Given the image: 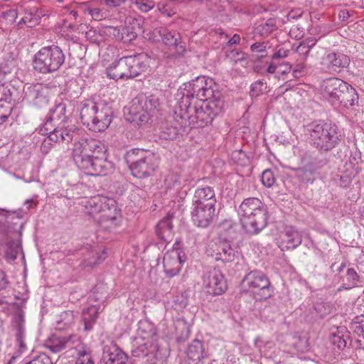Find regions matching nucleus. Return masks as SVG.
Listing matches in <instances>:
<instances>
[{
    "label": "nucleus",
    "instance_id": "c85d7f7f",
    "mask_svg": "<svg viewBox=\"0 0 364 364\" xmlns=\"http://www.w3.org/2000/svg\"><path fill=\"white\" fill-rule=\"evenodd\" d=\"M100 294V296L95 298V301L97 304H92V309H95V314H92V323L97 317V314L102 312L105 307V301L107 296V287L103 282L97 284L95 287H92V294Z\"/></svg>",
    "mask_w": 364,
    "mask_h": 364
},
{
    "label": "nucleus",
    "instance_id": "cd10ccee",
    "mask_svg": "<svg viewBox=\"0 0 364 364\" xmlns=\"http://www.w3.org/2000/svg\"><path fill=\"white\" fill-rule=\"evenodd\" d=\"M210 204L216 205V198L215 191L213 188L205 186L198 188L195 191V193L192 200V204Z\"/></svg>",
    "mask_w": 364,
    "mask_h": 364
},
{
    "label": "nucleus",
    "instance_id": "39448f33",
    "mask_svg": "<svg viewBox=\"0 0 364 364\" xmlns=\"http://www.w3.org/2000/svg\"><path fill=\"white\" fill-rule=\"evenodd\" d=\"M306 129L313 146L320 151L332 150L341 140L337 126L331 122L316 120L308 124Z\"/></svg>",
    "mask_w": 364,
    "mask_h": 364
},
{
    "label": "nucleus",
    "instance_id": "e433bc0d",
    "mask_svg": "<svg viewBox=\"0 0 364 364\" xmlns=\"http://www.w3.org/2000/svg\"><path fill=\"white\" fill-rule=\"evenodd\" d=\"M341 279L343 280L342 287H344L346 289H350L357 286L360 282V277L353 267H348L346 274Z\"/></svg>",
    "mask_w": 364,
    "mask_h": 364
},
{
    "label": "nucleus",
    "instance_id": "393cba45",
    "mask_svg": "<svg viewBox=\"0 0 364 364\" xmlns=\"http://www.w3.org/2000/svg\"><path fill=\"white\" fill-rule=\"evenodd\" d=\"M102 360L106 364H122L128 360L127 355L116 346H105L103 349Z\"/></svg>",
    "mask_w": 364,
    "mask_h": 364
},
{
    "label": "nucleus",
    "instance_id": "774afa93",
    "mask_svg": "<svg viewBox=\"0 0 364 364\" xmlns=\"http://www.w3.org/2000/svg\"><path fill=\"white\" fill-rule=\"evenodd\" d=\"M289 50L284 48L279 49L277 52L269 57L272 60H277L281 58H284L289 55Z\"/></svg>",
    "mask_w": 364,
    "mask_h": 364
},
{
    "label": "nucleus",
    "instance_id": "e2e57ef3",
    "mask_svg": "<svg viewBox=\"0 0 364 364\" xmlns=\"http://www.w3.org/2000/svg\"><path fill=\"white\" fill-rule=\"evenodd\" d=\"M82 323L85 331L91 329V314H90V307L85 308L82 311Z\"/></svg>",
    "mask_w": 364,
    "mask_h": 364
},
{
    "label": "nucleus",
    "instance_id": "2eb2a0df",
    "mask_svg": "<svg viewBox=\"0 0 364 364\" xmlns=\"http://www.w3.org/2000/svg\"><path fill=\"white\" fill-rule=\"evenodd\" d=\"M48 90L42 83L26 84L21 95L22 100H25L33 106L42 108L49 102Z\"/></svg>",
    "mask_w": 364,
    "mask_h": 364
},
{
    "label": "nucleus",
    "instance_id": "a878e982",
    "mask_svg": "<svg viewBox=\"0 0 364 364\" xmlns=\"http://www.w3.org/2000/svg\"><path fill=\"white\" fill-rule=\"evenodd\" d=\"M139 340L159 342L158 335L154 325L147 321H140L138 323L136 336Z\"/></svg>",
    "mask_w": 364,
    "mask_h": 364
},
{
    "label": "nucleus",
    "instance_id": "aec40b11",
    "mask_svg": "<svg viewBox=\"0 0 364 364\" xmlns=\"http://www.w3.org/2000/svg\"><path fill=\"white\" fill-rule=\"evenodd\" d=\"M95 116L92 117V131L103 132L111 123L112 112L109 106L102 103L95 102L92 106Z\"/></svg>",
    "mask_w": 364,
    "mask_h": 364
},
{
    "label": "nucleus",
    "instance_id": "f8f14e48",
    "mask_svg": "<svg viewBox=\"0 0 364 364\" xmlns=\"http://www.w3.org/2000/svg\"><path fill=\"white\" fill-rule=\"evenodd\" d=\"M186 259V252L181 248V242L176 240L172 249L167 251L163 258V267L166 275L169 278L177 275Z\"/></svg>",
    "mask_w": 364,
    "mask_h": 364
},
{
    "label": "nucleus",
    "instance_id": "4468645a",
    "mask_svg": "<svg viewBox=\"0 0 364 364\" xmlns=\"http://www.w3.org/2000/svg\"><path fill=\"white\" fill-rule=\"evenodd\" d=\"M25 323V313L21 308L18 307L11 318V326L12 331L15 332L16 341L18 348L7 364H11L16 358L19 357L23 352L26 350L27 348L24 343L26 336Z\"/></svg>",
    "mask_w": 364,
    "mask_h": 364
},
{
    "label": "nucleus",
    "instance_id": "0e129e2a",
    "mask_svg": "<svg viewBox=\"0 0 364 364\" xmlns=\"http://www.w3.org/2000/svg\"><path fill=\"white\" fill-rule=\"evenodd\" d=\"M359 318L360 316H358L355 318V320L351 324L350 328L353 330V333H355L358 336L364 338V330L362 329V323Z\"/></svg>",
    "mask_w": 364,
    "mask_h": 364
},
{
    "label": "nucleus",
    "instance_id": "49530a36",
    "mask_svg": "<svg viewBox=\"0 0 364 364\" xmlns=\"http://www.w3.org/2000/svg\"><path fill=\"white\" fill-rule=\"evenodd\" d=\"M113 30L117 31V39L118 40H124V41H131L134 40L137 34L136 32L133 31L132 27L125 26L123 27L122 30L119 28L114 27Z\"/></svg>",
    "mask_w": 364,
    "mask_h": 364
},
{
    "label": "nucleus",
    "instance_id": "412c9836",
    "mask_svg": "<svg viewBox=\"0 0 364 364\" xmlns=\"http://www.w3.org/2000/svg\"><path fill=\"white\" fill-rule=\"evenodd\" d=\"M16 91L11 85H0V124L5 122L11 115L14 102V92Z\"/></svg>",
    "mask_w": 364,
    "mask_h": 364
},
{
    "label": "nucleus",
    "instance_id": "a18cd8bd",
    "mask_svg": "<svg viewBox=\"0 0 364 364\" xmlns=\"http://www.w3.org/2000/svg\"><path fill=\"white\" fill-rule=\"evenodd\" d=\"M277 21L275 18H270L265 23L259 24L257 27V32L261 36H268L277 29Z\"/></svg>",
    "mask_w": 364,
    "mask_h": 364
},
{
    "label": "nucleus",
    "instance_id": "f257e3e1",
    "mask_svg": "<svg viewBox=\"0 0 364 364\" xmlns=\"http://www.w3.org/2000/svg\"><path fill=\"white\" fill-rule=\"evenodd\" d=\"M224 107V100L220 92H216L215 98L207 100H195L187 108L178 105L177 116L187 122L188 127L203 128L210 124L213 119L220 114Z\"/></svg>",
    "mask_w": 364,
    "mask_h": 364
},
{
    "label": "nucleus",
    "instance_id": "69168bd1",
    "mask_svg": "<svg viewBox=\"0 0 364 364\" xmlns=\"http://www.w3.org/2000/svg\"><path fill=\"white\" fill-rule=\"evenodd\" d=\"M102 150H104L105 154H107L106 146L100 141L92 140V154L94 156H99Z\"/></svg>",
    "mask_w": 364,
    "mask_h": 364
},
{
    "label": "nucleus",
    "instance_id": "ddd939ff",
    "mask_svg": "<svg viewBox=\"0 0 364 364\" xmlns=\"http://www.w3.org/2000/svg\"><path fill=\"white\" fill-rule=\"evenodd\" d=\"M206 252L215 261L225 264L233 262L238 256V252L232 247L231 242L221 238L210 242Z\"/></svg>",
    "mask_w": 364,
    "mask_h": 364
},
{
    "label": "nucleus",
    "instance_id": "423d86ee",
    "mask_svg": "<svg viewBox=\"0 0 364 364\" xmlns=\"http://www.w3.org/2000/svg\"><path fill=\"white\" fill-rule=\"evenodd\" d=\"M133 176L146 178L153 175L159 166L158 156L148 149H132L125 154Z\"/></svg>",
    "mask_w": 364,
    "mask_h": 364
},
{
    "label": "nucleus",
    "instance_id": "8fccbe9b",
    "mask_svg": "<svg viewBox=\"0 0 364 364\" xmlns=\"http://www.w3.org/2000/svg\"><path fill=\"white\" fill-rule=\"evenodd\" d=\"M157 8L161 14L167 17H171L176 14V8L173 6L172 2L170 1L159 2Z\"/></svg>",
    "mask_w": 364,
    "mask_h": 364
},
{
    "label": "nucleus",
    "instance_id": "4c0bfd02",
    "mask_svg": "<svg viewBox=\"0 0 364 364\" xmlns=\"http://www.w3.org/2000/svg\"><path fill=\"white\" fill-rule=\"evenodd\" d=\"M333 306L329 302H317L314 306V312L315 315L314 318L321 319L331 314Z\"/></svg>",
    "mask_w": 364,
    "mask_h": 364
},
{
    "label": "nucleus",
    "instance_id": "7ed1b4c3",
    "mask_svg": "<svg viewBox=\"0 0 364 364\" xmlns=\"http://www.w3.org/2000/svg\"><path fill=\"white\" fill-rule=\"evenodd\" d=\"M216 84L210 77L198 76L188 82H186L178 90L175 95L177 105L187 108L195 100H207L215 98Z\"/></svg>",
    "mask_w": 364,
    "mask_h": 364
},
{
    "label": "nucleus",
    "instance_id": "9b49d317",
    "mask_svg": "<svg viewBox=\"0 0 364 364\" xmlns=\"http://www.w3.org/2000/svg\"><path fill=\"white\" fill-rule=\"evenodd\" d=\"M132 355L136 358L149 357L150 360H164L169 355L167 346H162L159 342H150L134 338L132 343Z\"/></svg>",
    "mask_w": 364,
    "mask_h": 364
},
{
    "label": "nucleus",
    "instance_id": "ea45409f",
    "mask_svg": "<svg viewBox=\"0 0 364 364\" xmlns=\"http://www.w3.org/2000/svg\"><path fill=\"white\" fill-rule=\"evenodd\" d=\"M77 357L76 364H91V350L90 347L85 344H80L76 347Z\"/></svg>",
    "mask_w": 364,
    "mask_h": 364
},
{
    "label": "nucleus",
    "instance_id": "4be33fe9",
    "mask_svg": "<svg viewBox=\"0 0 364 364\" xmlns=\"http://www.w3.org/2000/svg\"><path fill=\"white\" fill-rule=\"evenodd\" d=\"M301 241L302 237L299 232L292 226L287 227L281 235L279 247L282 251L293 250L299 247Z\"/></svg>",
    "mask_w": 364,
    "mask_h": 364
},
{
    "label": "nucleus",
    "instance_id": "864d4df0",
    "mask_svg": "<svg viewBox=\"0 0 364 364\" xmlns=\"http://www.w3.org/2000/svg\"><path fill=\"white\" fill-rule=\"evenodd\" d=\"M314 173V169H312V165H306L296 170V176L304 182H308L311 180V176Z\"/></svg>",
    "mask_w": 364,
    "mask_h": 364
},
{
    "label": "nucleus",
    "instance_id": "c756f323",
    "mask_svg": "<svg viewBox=\"0 0 364 364\" xmlns=\"http://www.w3.org/2000/svg\"><path fill=\"white\" fill-rule=\"evenodd\" d=\"M106 73L107 77L115 80L119 79L129 80L124 57L121 58L107 68Z\"/></svg>",
    "mask_w": 364,
    "mask_h": 364
},
{
    "label": "nucleus",
    "instance_id": "3c124183",
    "mask_svg": "<svg viewBox=\"0 0 364 364\" xmlns=\"http://www.w3.org/2000/svg\"><path fill=\"white\" fill-rule=\"evenodd\" d=\"M267 84L263 80H259L252 84L250 95L252 97H257L267 92Z\"/></svg>",
    "mask_w": 364,
    "mask_h": 364
},
{
    "label": "nucleus",
    "instance_id": "603ef678",
    "mask_svg": "<svg viewBox=\"0 0 364 364\" xmlns=\"http://www.w3.org/2000/svg\"><path fill=\"white\" fill-rule=\"evenodd\" d=\"M267 42H257L251 46L250 49L253 53H261L260 55L255 56V59L258 61H261L262 58L268 57L267 53Z\"/></svg>",
    "mask_w": 364,
    "mask_h": 364
},
{
    "label": "nucleus",
    "instance_id": "c9c22d12",
    "mask_svg": "<svg viewBox=\"0 0 364 364\" xmlns=\"http://www.w3.org/2000/svg\"><path fill=\"white\" fill-rule=\"evenodd\" d=\"M16 67L14 58H4L0 62V82L10 77Z\"/></svg>",
    "mask_w": 364,
    "mask_h": 364
},
{
    "label": "nucleus",
    "instance_id": "58836bf2",
    "mask_svg": "<svg viewBox=\"0 0 364 364\" xmlns=\"http://www.w3.org/2000/svg\"><path fill=\"white\" fill-rule=\"evenodd\" d=\"M11 214H16L17 218H22L23 213L22 210L14 211L0 208V234L5 235L8 232L9 225L6 218Z\"/></svg>",
    "mask_w": 364,
    "mask_h": 364
},
{
    "label": "nucleus",
    "instance_id": "2f4dec72",
    "mask_svg": "<svg viewBox=\"0 0 364 364\" xmlns=\"http://www.w3.org/2000/svg\"><path fill=\"white\" fill-rule=\"evenodd\" d=\"M188 359L193 362H199L201 359L207 356L204 343L201 341L195 339L188 345L186 350Z\"/></svg>",
    "mask_w": 364,
    "mask_h": 364
},
{
    "label": "nucleus",
    "instance_id": "7c9ffc66",
    "mask_svg": "<svg viewBox=\"0 0 364 364\" xmlns=\"http://www.w3.org/2000/svg\"><path fill=\"white\" fill-rule=\"evenodd\" d=\"M156 234L162 241L168 242L173 237L171 218L168 216L160 220L156 226Z\"/></svg>",
    "mask_w": 364,
    "mask_h": 364
},
{
    "label": "nucleus",
    "instance_id": "1a4fd4ad",
    "mask_svg": "<svg viewBox=\"0 0 364 364\" xmlns=\"http://www.w3.org/2000/svg\"><path fill=\"white\" fill-rule=\"evenodd\" d=\"M246 291L250 292L257 301L266 300L274 293V287L267 274L261 270L254 269L247 273L242 281Z\"/></svg>",
    "mask_w": 364,
    "mask_h": 364
},
{
    "label": "nucleus",
    "instance_id": "de8ad7c7",
    "mask_svg": "<svg viewBox=\"0 0 364 364\" xmlns=\"http://www.w3.org/2000/svg\"><path fill=\"white\" fill-rule=\"evenodd\" d=\"M181 40L180 33L176 31L164 30L162 33L163 42L168 46H173L178 43V41Z\"/></svg>",
    "mask_w": 364,
    "mask_h": 364
},
{
    "label": "nucleus",
    "instance_id": "37998d69",
    "mask_svg": "<svg viewBox=\"0 0 364 364\" xmlns=\"http://www.w3.org/2000/svg\"><path fill=\"white\" fill-rule=\"evenodd\" d=\"M96 47L99 50L100 61L97 63H100L102 66H106L113 59V52L112 49H109L107 46H103L100 48V45L96 43Z\"/></svg>",
    "mask_w": 364,
    "mask_h": 364
},
{
    "label": "nucleus",
    "instance_id": "473e14b6",
    "mask_svg": "<svg viewBox=\"0 0 364 364\" xmlns=\"http://www.w3.org/2000/svg\"><path fill=\"white\" fill-rule=\"evenodd\" d=\"M44 16V11L41 9L30 8L26 10L25 16L21 18L18 25L23 23L28 28H33L40 23L41 18Z\"/></svg>",
    "mask_w": 364,
    "mask_h": 364
},
{
    "label": "nucleus",
    "instance_id": "dca6fc26",
    "mask_svg": "<svg viewBox=\"0 0 364 364\" xmlns=\"http://www.w3.org/2000/svg\"><path fill=\"white\" fill-rule=\"evenodd\" d=\"M73 159L77 167L86 175H91V144L89 139L81 138L75 144Z\"/></svg>",
    "mask_w": 364,
    "mask_h": 364
},
{
    "label": "nucleus",
    "instance_id": "a211bd4d",
    "mask_svg": "<svg viewBox=\"0 0 364 364\" xmlns=\"http://www.w3.org/2000/svg\"><path fill=\"white\" fill-rule=\"evenodd\" d=\"M203 284L208 294L215 296L224 294L228 289L224 275L218 269L210 270L204 274Z\"/></svg>",
    "mask_w": 364,
    "mask_h": 364
},
{
    "label": "nucleus",
    "instance_id": "09e8293b",
    "mask_svg": "<svg viewBox=\"0 0 364 364\" xmlns=\"http://www.w3.org/2000/svg\"><path fill=\"white\" fill-rule=\"evenodd\" d=\"M80 117L81 122L88 130H91L90 127L91 122V111L87 101L85 102L80 109Z\"/></svg>",
    "mask_w": 364,
    "mask_h": 364
},
{
    "label": "nucleus",
    "instance_id": "338daca9",
    "mask_svg": "<svg viewBox=\"0 0 364 364\" xmlns=\"http://www.w3.org/2000/svg\"><path fill=\"white\" fill-rule=\"evenodd\" d=\"M307 73V68L305 64L299 63L296 65L293 69V76L299 78Z\"/></svg>",
    "mask_w": 364,
    "mask_h": 364
},
{
    "label": "nucleus",
    "instance_id": "c03bdc74",
    "mask_svg": "<svg viewBox=\"0 0 364 364\" xmlns=\"http://www.w3.org/2000/svg\"><path fill=\"white\" fill-rule=\"evenodd\" d=\"M20 250L21 247L16 241L8 242L5 250V258L9 262L14 261L17 258Z\"/></svg>",
    "mask_w": 364,
    "mask_h": 364
},
{
    "label": "nucleus",
    "instance_id": "20e7f679",
    "mask_svg": "<svg viewBox=\"0 0 364 364\" xmlns=\"http://www.w3.org/2000/svg\"><path fill=\"white\" fill-rule=\"evenodd\" d=\"M321 94L333 106L349 108L358 102L355 88L338 77L323 80L320 86Z\"/></svg>",
    "mask_w": 364,
    "mask_h": 364
},
{
    "label": "nucleus",
    "instance_id": "b1692460",
    "mask_svg": "<svg viewBox=\"0 0 364 364\" xmlns=\"http://www.w3.org/2000/svg\"><path fill=\"white\" fill-rule=\"evenodd\" d=\"M124 58L129 79H133L146 71V64L141 60L139 55L125 56Z\"/></svg>",
    "mask_w": 364,
    "mask_h": 364
},
{
    "label": "nucleus",
    "instance_id": "f3484780",
    "mask_svg": "<svg viewBox=\"0 0 364 364\" xmlns=\"http://www.w3.org/2000/svg\"><path fill=\"white\" fill-rule=\"evenodd\" d=\"M191 220L198 228H205L210 225L217 216L215 206L210 204H192Z\"/></svg>",
    "mask_w": 364,
    "mask_h": 364
},
{
    "label": "nucleus",
    "instance_id": "f704fd0d",
    "mask_svg": "<svg viewBox=\"0 0 364 364\" xmlns=\"http://www.w3.org/2000/svg\"><path fill=\"white\" fill-rule=\"evenodd\" d=\"M103 204H105L112 211L115 209V200L111 197H108L99 193L92 196V212L101 213Z\"/></svg>",
    "mask_w": 364,
    "mask_h": 364
},
{
    "label": "nucleus",
    "instance_id": "bf43d9fd",
    "mask_svg": "<svg viewBox=\"0 0 364 364\" xmlns=\"http://www.w3.org/2000/svg\"><path fill=\"white\" fill-rule=\"evenodd\" d=\"M53 120H52L51 118H49L48 116H46V122L39 128V134L43 136L50 135L52 131L55 128L54 125L53 124Z\"/></svg>",
    "mask_w": 364,
    "mask_h": 364
},
{
    "label": "nucleus",
    "instance_id": "4d7b16f0",
    "mask_svg": "<svg viewBox=\"0 0 364 364\" xmlns=\"http://www.w3.org/2000/svg\"><path fill=\"white\" fill-rule=\"evenodd\" d=\"M75 338V335L70 334L65 336H58V338L53 339L51 342L55 345L64 346L65 348H66L69 347V344H73L74 343Z\"/></svg>",
    "mask_w": 364,
    "mask_h": 364
},
{
    "label": "nucleus",
    "instance_id": "13d9d810",
    "mask_svg": "<svg viewBox=\"0 0 364 364\" xmlns=\"http://www.w3.org/2000/svg\"><path fill=\"white\" fill-rule=\"evenodd\" d=\"M232 160L240 166H245L248 161L246 154L242 150H235L231 154Z\"/></svg>",
    "mask_w": 364,
    "mask_h": 364
},
{
    "label": "nucleus",
    "instance_id": "680f3d73",
    "mask_svg": "<svg viewBox=\"0 0 364 364\" xmlns=\"http://www.w3.org/2000/svg\"><path fill=\"white\" fill-rule=\"evenodd\" d=\"M25 364H53V362L47 354L41 353Z\"/></svg>",
    "mask_w": 364,
    "mask_h": 364
},
{
    "label": "nucleus",
    "instance_id": "5701e85b",
    "mask_svg": "<svg viewBox=\"0 0 364 364\" xmlns=\"http://www.w3.org/2000/svg\"><path fill=\"white\" fill-rule=\"evenodd\" d=\"M110 164L107 161V155L105 154L104 150L100 153L99 156H94L92 154V176H95V182L103 181H107L108 166Z\"/></svg>",
    "mask_w": 364,
    "mask_h": 364
},
{
    "label": "nucleus",
    "instance_id": "a19ab883",
    "mask_svg": "<svg viewBox=\"0 0 364 364\" xmlns=\"http://www.w3.org/2000/svg\"><path fill=\"white\" fill-rule=\"evenodd\" d=\"M66 112V105L63 102H55V105L53 108L50 109L49 113L47 115L49 118H51L53 121L62 120L64 121V119H62L63 117L65 118V114Z\"/></svg>",
    "mask_w": 364,
    "mask_h": 364
},
{
    "label": "nucleus",
    "instance_id": "6ab92c4d",
    "mask_svg": "<svg viewBox=\"0 0 364 364\" xmlns=\"http://www.w3.org/2000/svg\"><path fill=\"white\" fill-rule=\"evenodd\" d=\"M350 64V58L342 53L327 52L321 60V69L330 74H336L347 68Z\"/></svg>",
    "mask_w": 364,
    "mask_h": 364
},
{
    "label": "nucleus",
    "instance_id": "bb28decb",
    "mask_svg": "<svg viewBox=\"0 0 364 364\" xmlns=\"http://www.w3.org/2000/svg\"><path fill=\"white\" fill-rule=\"evenodd\" d=\"M102 216L98 219L99 225L105 230H110L115 225V220L119 214V210L117 208V202L115 201V209L113 211L103 204Z\"/></svg>",
    "mask_w": 364,
    "mask_h": 364
},
{
    "label": "nucleus",
    "instance_id": "0eeeda50",
    "mask_svg": "<svg viewBox=\"0 0 364 364\" xmlns=\"http://www.w3.org/2000/svg\"><path fill=\"white\" fill-rule=\"evenodd\" d=\"M159 100L154 95L139 94L132 102L127 120L138 127L146 125L159 107Z\"/></svg>",
    "mask_w": 364,
    "mask_h": 364
},
{
    "label": "nucleus",
    "instance_id": "72a5a7b5",
    "mask_svg": "<svg viewBox=\"0 0 364 364\" xmlns=\"http://www.w3.org/2000/svg\"><path fill=\"white\" fill-rule=\"evenodd\" d=\"M73 134L74 131L71 128L58 126L53 129L51 134L48 135V138L53 143L65 142L68 144L72 141Z\"/></svg>",
    "mask_w": 364,
    "mask_h": 364
},
{
    "label": "nucleus",
    "instance_id": "5fc2aeb1",
    "mask_svg": "<svg viewBox=\"0 0 364 364\" xmlns=\"http://www.w3.org/2000/svg\"><path fill=\"white\" fill-rule=\"evenodd\" d=\"M261 181L264 186L267 188L272 187L275 183V178L272 171L270 169L264 170L261 176Z\"/></svg>",
    "mask_w": 364,
    "mask_h": 364
},
{
    "label": "nucleus",
    "instance_id": "f03ea898",
    "mask_svg": "<svg viewBox=\"0 0 364 364\" xmlns=\"http://www.w3.org/2000/svg\"><path fill=\"white\" fill-rule=\"evenodd\" d=\"M238 214L242 228L248 235H257L267 225L268 208L258 198L244 199L238 208Z\"/></svg>",
    "mask_w": 364,
    "mask_h": 364
},
{
    "label": "nucleus",
    "instance_id": "6e6d98bb",
    "mask_svg": "<svg viewBox=\"0 0 364 364\" xmlns=\"http://www.w3.org/2000/svg\"><path fill=\"white\" fill-rule=\"evenodd\" d=\"M338 18L344 23L353 22L355 19V12L353 10L342 9L338 12Z\"/></svg>",
    "mask_w": 364,
    "mask_h": 364
},
{
    "label": "nucleus",
    "instance_id": "052dcab7",
    "mask_svg": "<svg viewBox=\"0 0 364 364\" xmlns=\"http://www.w3.org/2000/svg\"><path fill=\"white\" fill-rule=\"evenodd\" d=\"M135 4L139 10L144 13L151 11L155 6L152 0H135Z\"/></svg>",
    "mask_w": 364,
    "mask_h": 364
},
{
    "label": "nucleus",
    "instance_id": "6e6552de",
    "mask_svg": "<svg viewBox=\"0 0 364 364\" xmlns=\"http://www.w3.org/2000/svg\"><path fill=\"white\" fill-rule=\"evenodd\" d=\"M65 55L61 48L52 45L41 48L33 56V68L43 74L57 71L63 65Z\"/></svg>",
    "mask_w": 364,
    "mask_h": 364
},
{
    "label": "nucleus",
    "instance_id": "9d476101",
    "mask_svg": "<svg viewBox=\"0 0 364 364\" xmlns=\"http://www.w3.org/2000/svg\"><path fill=\"white\" fill-rule=\"evenodd\" d=\"M178 105H176L173 115L169 114L159 124L157 136L163 141H174L188 132L187 122L177 116Z\"/></svg>",
    "mask_w": 364,
    "mask_h": 364
},
{
    "label": "nucleus",
    "instance_id": "79ce46f5",
    "mask_svg": "<svg viewBox=\"0 0 364 364\" xmlns=\"http://www.w3.org/2000/svg\"><path fill=\"white\" fill-rule=\"evenodd\" d=\"M107 257V248L104 245H97L92 246V267L102 263Z\"/></svg>",
    "mask_w": 364,
    "mask_h": 364
}]
</instances>
